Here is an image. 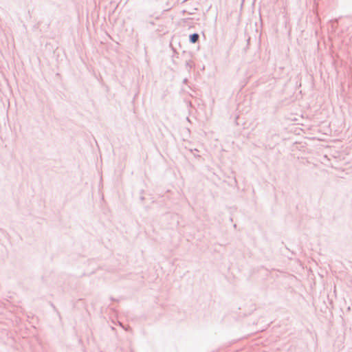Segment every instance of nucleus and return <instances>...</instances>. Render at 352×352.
I'll return each mask as SVG.
<instances>
[{"mask_svg": "<svg viewBox=\"0 0 352 352\" xmlns=\"http://www.w3.org/2000/svg\"><path fill=\"white\" fill-rule=\"evenodd\" d=\"M199 35L197 34H193L190 35V40L192 43H196L198 41Z\"/></svg>", "mask_w": 352, "mask_h": 352, "instance_id": "obj_1", "label": "nucleus"}]
</instances>
